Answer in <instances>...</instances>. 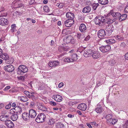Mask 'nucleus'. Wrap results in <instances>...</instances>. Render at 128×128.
Returning <instances> with one entry per match:
<instances>
[{"instance_id":"4be33fe9","label":"nucleus","mask_w":128,"mask_h":128,"mask_svg":"<svg viewBox=\"0 0 128 128\" xmlns=\"http://www.w3.org/2000/svg\"><path fill=\"white\" fill-rule=\"evenodd\" d=\"M5 124L9 128H12L14 126V124L12 122L9 120L5 122Z\"/></svg>"},{"instance_id":"6e6552de","label":"nucleus","mask_w":128,"mask_h":128,"mask_svg":"<svg viewBox=\"0 0 128 128\" xmlns=\"http://www.w3.org/2000/svg\"><path fill=\"white\" fill-rule=\"evenodd\" d=\"M106 34L104 30L101 29L98 31V37L100 38H104L106 35Z\"/></svg>"},{"instance_id":"37998d69","label":"nucleus","mask_w":128,"mask_h":128,"mask_svg":"<svg viewBox=\"0 0 128 128\" xmlns=\"http://www.w3.org/2000/svg\"><path fill=\"white\" fill-rule=\"evenodd\" d=\"M74 39H71V38H67L66 39V41H68L67 42L68 43L71 42L72 43H73V42L72 41H74Z\"/></svg>"},{"instance_id":"c03bdc74","label":"nucleus","mask_w":128,"mask_h":128,"mask_svg":"<svg viewBox=\"0 0 128 128\" xmlns=\"http://www.w3.org/2000/svg\"><path fill=\"white\" fill-rule=\"evenodd\" d=\"M64 4L63 3H58L56 4V6L59 8H62V7L64 6Z\"/></svg>"},{"instance_id":"6e6d98bb","label":"nucleus","mask_w":128,"mask_h":128,"mask_svg":"<svg viewBox=\"0 0 128 128\" xmlns=\"http://www.w3.org/2000/svg\"><path fill=\"white\" fill-rule=\"evenodd\" d=\"M86 4L88 5L89 6L90 5L91 6L92 5L91 2L89 1H88L86 2Z\"/></svg>"},{"instance_id":"bf43d9fd","label":"nucleus","mask_w":128,"mask_h":128,"mask_svg":"<svg viewBox=\"0 0 128 128\" xmlns=\"http://www.w3.org/2000/svg\"><path fill=\"white\" fill-rule=\"evenodd\" d=\"M90 37L89 36H87L85 38L84 40L86 41H88L90 38Z\"/></svg>"},{"instance_id":"09e8293b","label":"nucleus","mask_w":128,"mask_h":128,"mask_svg":"<svg viewBox=\"0 0 128 128\" xmlns=\"http://www.w3.org/2000/svg\"><path fill=\"white\" fill-rule=\"evenodd\" d=\"M1 14L0 15V17H2L4 16H6L7 14L6 13H4L3 11H1Z\"/></svg>"},{"instance_id":"423d86ee","label":"nucleus","mask_w":128,"mask_h":128,"mask_svg":"<svg viewBox=\"0 0 128 128\" xmlns=\"http://www.w3.org/2000/svg\"><path fill=\"white\" fill-rule=\"evenodd\" d=\"M24 93L29 98H32L33 100H35L36 98L34 96V92H30L28 91H24Z\"/></svg>"},{"instance_id":"864d4df0","label":"nucleus","mask_w":128,"mask_h":128,"mask_svg":"<svg viewBox=\"0 0 128 128\" xmlns=\"http://www.w3.org/2000/svg\"><path fill=\"white\" fill-rule=\"evenodd\" d=\"M81 34L80 33H78L77 34V37L79 39H80L81 38H82V36Z\"/></svg>"},{"instance_id":"0eeeda50","label":"nucleus","mask_w":128,"mask_h":128,"mask_svg":"<svg viewBox=\"0 0 128 128\" xmlns=\"http://www.w3.org/2000/svg\"><path fill=\"white\" fill-rule=\"evenodd\" d=\"M109 14L111 15L115 19H118L120 16V14L119 12H114L113 10H111Z\"/></svg>"},{"instance_id":"cd10ccee","label":"nucleus","mask_w":128,"mask_h":128,"mask_svg":"<svg viewBox=\"0 0 128 128\" xmlns=\"http://www.w3.org/2000/svg\"><path fill=\"white\" fill-rule=\"evenodd\" d=\"M71 61L72 62L75 60H76L78 59V55L76 54H72L70 57Z\"/></svg>"},{"instance_id":"c9c22d12","label":"nucleus","mask_w":128,"mask_h":128,"mask_svg":"<svg viewBox=\"0 0 128 128\" xmlns=\"http://www.w3.org/2000/svg\"><path fill=\"white\" fill-rule=\"evenodd\" d=\"M98 1L100 4L102 5H106L108 3V0H98Z\"/></svg>"},{"instance_id":"4468645a","label":"nucleus","mask_w":128,"mask_h":128,"mask_svg":"<svg viewBox=\"0 0 128 128\" xmlns=\"http://www.w3.org/2000/svg\"><path fill=\"white\" fill-rule=\"evenodd\" d=\"M52 98L58 102H61L63 100V98L61 96L57 94L53 95L52 96Z\"/></svg>"},{"instance_id":"dca6fc26","label":"nucleus","mask_w":128,"mask_h":128,"mask_svg":"<svg viewBox=\"0 0 128 128\" xmlns=\"http://www.w3.org/2000/svg\"><path fill=\"white\" fill-rule=\"evenodd\" d=\"M74 23V20H68L64 22V25L67 27L71 26Z\"/></svg>"},{"instance_id":"a878e982","label":"nucleus","mask_w":128,"mask_h":128,"mask_svg":"<svg viewBox=\"0 0 128 128\" xmlns=\"http://www.w3.org/2000/svg\"><path fill=\"white\" fill-rule=\"evenodd\" d=\"M91 7L90 6H87L83 8L82 12L84 13H88L91 11Z\"/></svg>"},{"instance_id":"e433bc0d","label":"nucleus","mask_w":128,"mask_h":128,"mask_svg":"<svg viewBox=\"0 0 128 128\" xmlns=\"http://www.w3.org/2000/svg\"><path fill=\"white\" fill-rule=\"evenodd\" d=\"M56 126L57 128H65L64 125L61 122L57 123L56 125Z\"/></svg>"},{"instance_id":"a18cd8bd","label":"nucleus","mask_w":128,"mask_h":128,"mask_svg":"<svg viewBox=\"0 0 128 128\" xmlns=\"http://www.w3.org/2000/svg\"><path fill=\"white\" fill-rule=\"evenodd\" d=\"M123 128H128V120H127L123 126Z\"/></svg>"},{"instance_id":"5701e85b","label":"nucleus","mask_w":128,"mask_h":128,"mask_svg":"<svg viewBox=\"0 0 128 128\" xmlns=\"http://www.w3.org/2000/svg\"><path fill=\"white\" fill-rule=\"evenodd\" d=\"M22 117L23 119L25 120H28L30 118L29 114L27 112L23 113L22 114Z\"/></svg>"},{"instance_id":"58836bf2","label":"nucleus","mask_w":128,"mask_h":128,"mask_svg":"<svg viewBox=\"0 0 128 128\" xmlns=\"http://www.w3.org/2000/svg\"><path fill=\"white\" fill-rule=\"evenodd\" d=\"M11 29L10 30V31L13 32L16 30V26L15 24H13L11 26Z\"/></svg>"},{"instance_id":"473e14b6","label":"nucleus","mask_w":128,"mask_h":128,"mask_svg":"<svg viewBox=\"0 0 128 128\" xmlns=\"http://www.w3.org/2000/svg\"><path fill=\"white\" fill-rule=\"evenodd\" d=\"M112 116L113 115L112 114H107L105 116V118L106 120V122L108 123H109V120L112 118Z\"/></svg>"},{"instance_id":"680f3d73","label":"nucleus","mask_w":128,"mask_h":128,"mask_svg":"<svg viewBox=\"0 0 128 128\" xmlns=\"http://www.w3.org/2000/svg\"><path fill=\"white\" fill-rule=\"evenodd\" d=\"M11 106H10V105H8L6 106L5 108L6 109H8L10 108Z\"/></svg>"},{"instance_id":"0e129e2a","label":"nucleus","mask_w":128,"mask_h":128,"mask_svg":"<svg viewBox=\"0 0 128 128\" xmlns=\"http://www.w3.org/2000/svg\"><path fill=\"white\" fill-rule=\"evenodd\" d=\"M91 124L92 125H94V126H96L97 124L95 122H93L91 123Z\"/></svg>"},{"instance_id":"f8f14e48","label":"nucleus","mask_w":128,"mask_h":128,"mask_svg":"<svg viewBox=\"0 0 128 128\" xmlns=\"http://www.w3.org/2000/svg\"><path fill=\"white\" fill-rule=\"evenodd\" d=\"M37 106V108L38 109L43 111H47V107L42 104L39 103L38 104Z\"/></svg>"},{"instance_id":"9d476101","label":"nucleus","mask_w":128,"mask_h":128,"mask_svg":"<svg viewBox=\"0 0 128 128\" xmlns=\"http://www.w3.org/2000/svg\"><path fill=\"white\" fill-rule=\"evenodd\" d=\"M13 4L14 5V8H20L23 6L22 2L20 0L15 1L13 2Z\"/></svg>"},{"instance_id":"f3484780","label":"nucleus","mask_w":128,"mask_h":128,"mask_svg":"<svg viewBox=\"0 0 128 128\" xmlns=\"http://www.w3.org/2000/svg\"><path fill=\"white\" fill-rule=\"evenodd\" d=\"M8 24V20L3 18H2L0 19V24L2 26L7 25Z\"/></svg>"},{"instance_id":"bb28decb","label":"nucleus","mask_w":128,"mask_h":128,"mask_svg":"<svg viewBox=\"0 0 128 128\" xmlns=\"http://www.w3.org/2000/svg\"><path fill=\"white\" fill-rule=\"evenodd\" d=\"M105 42L109 44H114L116 42V40L113 38H109L106 40Z\"/></svg>"},{"instance_id":"603ef678","label":"nucleus","mask_w":128,"mask_h":128,"mask_svg":"<svg viewBox=\"0 0 128 128\" xmlns=\"http://www.w3.org/2000/svg\"><path fill=\"white\" fill-rule=\"evenodd\" d=\"M49 104L52 106H55L56 105V103L53 101H50Z\"/></svg>"},{"instance_id":"79ce46f5","label":"nucleus","mask_w":128,"mask_h":128,"mask_svg":"<svg viewBox=\"0 0 128 128\" xmlns=\"http://www.w3.org/2000/svg\"><path fill=\"white\" fill-rule=\"evenodd\" d=\"M48 65L49 66L51 67H52L54 66V61H52L48 63Z\"/></svg>"},{"instance_id":"4d7b16f0","label":"nucleus","mask_w":128,"mask_h":128,"mask_svg":"<svg viewBox=\"0 0 128 128\" xmlns=\"http://www.w3.org/2000/svg\"><path fill=\"white\" fill-rule=\"evenodd\" d=\"M10 87L9 86H6L4 89V91H6L10 89Z\"/></svg>"},{"instance_id":"69168bd1","label":"nucleus","mask_w":128,"mask_h":128,"mask_svg":"<svg viewBox=\"0 0 128 128\" xmlns=\"http://www.w3.org/2000/svg\"><path fill=\"white\" fill-rule=\"evenodd\" d=\"M116 64V62L114 60H112V62L111 63L112 65H114Z\"/></svg>"},{"instance_id":"f03ea898","label":"nucleus","mask_w":128,"mask_h":128,"mask_svg":"<svg viewBox=\"0 0 128 128\" xmlns=\"http://www.w3.org/2000/svg\"><path fill=\"white\" fill-rule=\"evenodd\" d=\"M28 71V68L26 66L21 65L18 67L17 69V73L19 74L22 75Z\"/></svg>"},{"instance_id":"2f4dec72","label":"nucleus","mask_w":128,"mask_h":128,"mask_svg":"<svg viewBox=\"0 0 128 128\" xmlns=\"http://www.w3.org/2000/svg\"><path fill=\"white\" fill-rule=\"evenodd\" d=\"M14 109L16 110L17 111L16 112V113L18 114H20L22 112V110L20 106H17Z\"/></svg>"},{"instance_id":"412c9836","label":"nucleus","mask_w":128,"mask_h":128,"mask_svg":"<svg viewBox=\"0 0 128 128\" xmlns=\"http://www.w3.org/2000/svg\"><path fill=\"white\" fill-rule=\"evenodd\" d=\"M66 17L68 18V20H74V15L73 13L70 12H68L66 13Z\"/></svg>"},{"instance_id":"5fc2aeb1","label":"nucleus","mask_w":128,"mask_h":128,"mask_svg":"<svg viewBox=\"0 0 128 128\" xmlns=\"http://www.w3.org/2000/svg\"><path fill=\"white\" fill-rule=\"evenodd\" d=\"M64 84L63 82L60 83L58 85V87L59 88H61L64 86Z\"/></svg>"},{"instance_id":"20e7f679","label":"nucleus","mask_w":128,"mask_h":128,"mask_svg":"<svg viewBox=\"0 0 128 128\" xmlns=\"http://www.w3.org/2000/svg\"><path fill=\"white\" fill-rule=\"evenodd\" d=\"M2 50L0 48V58L4 60L6 63L9 64L10 62L8 61L9 56L7 54L4 53H2Z\"/></svg>"},{"instance_id":"a19ab883","label":"nucleus","mask_w":128,"mask_h":128,"mask_svg":"<svg viewBox=\"0 0 128 128\" xmlns=\"http://www.w3.org/2000/svg\"><path fill=\"white\" fill-rule=\"evenodd\" d=\"M64 61L65 62H72V61H71L70 58H65L64 60Z\"/></svg>"},{"instance_id":"8fccbe9b","label":"nucleus","mask_w":128,"mask_h":128,"mask_svg":"<svg viewBox=\"0 0 128 128\" xmlns=\"http://www.w3.org/2000/svg\"><path fill=\"white\" fill-rule=\"evenodd\" d=\"M54 66H58L60 62L59 61H54Z\"/></svg>"},{"instance_id":"338daca9","label":"nucleus","mask_w":128,"mask_h":128,"mask_svg":"<svg viewBox=\"0 0 128 128\" xmlns=\"http://www.w3.org/2000/svg\"><path fill=\"white\" fill-rule=\"evenodd\" d=\"M68 116L69 118H72L74 116L73 115H72L70 114H68Z\"/></svg>"},{"instance_id":"49530a36","label":"nucleus","mask_w":128,"mask_h":128,"mask_svg":"<svg viewBox=\"0 0 128 128\" xmlns=\"http://www.w3.org/2000/svg\"><path fill=\"white\" fill-rule=\"evenodd\" d=\"M43 9L45 12H48L49 11V10L47 6H44L43 7Z\"/></svg>"},{"instance_id":"b1692460","label":"nucleus","mask_w":128,"mask_h":128,"mask_svg":"<svg viewBox=\"0 0 128 128\" xmlns=\"http://www.w3.org/2000/svg\"><path fill=\"white\" fill-rule=\"evenodd\" d=\"M86 29V26L84 24H82L80 25L79 29L81 32H84Z\"/></svg>"},{"instance_id":"39448f33","label":"nucleus","mask_w":128,"mask_h":128,"mask_svg":"<svg viewBox=\"0 0 128 128\" xmlns=\"http://www.w3.org/2000/svg\"><path fill=\"white\" fill-rule=\"evenodd\" d=\"M114 30V28L112 26L111 24L108 25L106 28V33L108 35L110 36L111 34Z\"/></svg>"},{"instance_id":"ea45409f","label":"nucleus","mask_w":128,"mask_h":128,"mask_svg":"<svg viewBox=\"0 0 128 128\" xmlns=\"http://www.w3.org/2000/svg\"><path fill=\"white\" fill-rule=\"evenodd\" d=\"M99 4L98 3H94L93 4H92V6L94 10H95L96 9L97 7L99 6Z\"/></svg>"},{"instance_id":"de8ad7c7","label":"nucleus","mask_w":128,"mask_h":128,"mask_svg":"<svg viewBox=\"0 0 128 128\" xmlns=\"http://www.w3.org/2000/svg\"><path fill=\"white\" fill-rule=\"evenodd\" d=\"M116 38L119 41L122 40L123 39V38L120 36H117Z\"/></svg>"},{"instance_id":"052dcab7","label":"nucleus","mask_w":128,"mask_h":128,"mask_svg":"<svg viewBox=\"0 0 128 128\" xmlns=\"http://www.w3.org/2000/svg\"><path fill=\"white\" fill-rule=\"evenodd\" d=\"M124 57L126 59L128 60V52L125 55Z\"/></svg>"},{"instance_id":"aec40b11","label":"nucleus","mask_w":128,"mask_h":128,"mask_svg":"<svg viewBox=\"0 0 128 128\" xmlns=\"http://www.w3.org/2000/svg\"><path fill=\"white\" fill-rule=\"evenodd\" d=\"M78 108L80 110L84 111L87 108V105L84 103H82L78 106Z\"/></svg>"},{"instance_id":"72a5a7b5","label":"nucleus","mask_w":128,"mask_h":128,"mask_svg":"<svg viewBox=\"0 0 128 128\" xmlns=\"http://www.w3.org/2000/svg\"><path fill=\"white\" fill-rule=\"evenodd\" d=\"M48 122V124L49 125H52L55 122V120L52 118H50Z\"/></svg>"},{"instance_id":"774afa93","label":"nucleus","mask_w":128,"mask_h":128,"mask_svg":"<svg viewBox=\"0 0 128 128\" xmlns=\"http://www.w3.org/2000/svg\"><path fill=\"white\" fill-rule=\"evenodd\" d=\"M0 128H6V127L3 125H0Z\"/></svg>"},{"instance_id":"13d9d810","label":"nucleus","mask_w":128,"mask_h":128,"mask_svg":"<svg viewBox=\"0 0 128 128\" xmlns=\"http://www.w3.org/2000/svg\"><path fill=\"white\" fill-rule=\"evenodd\" d=\"M35 3L34 0H30V4H32Z\"/></svg>"},{"instance_id":"4c0bfd02","label":"nucleus","mask_w":128,"mask_h":128,"mask_svg":"<svg viewBox=\"0 0 128 128\" xmlns=\"http://www.w3.org/2000/svg\"><path fill=\"white\" fill-rule=\"evenodd\" d=\"M20 100L23 102H25L28 100V99L27 97L22 96L20 97Z\"/></svg>"},{"instance_id":"6ab92c4d","label":"nucleus","mask_w":128,"mask_h":128,"mask_svg":"<svg viewBox=\"0 0 128 128\" xmlns=\"http://www.w3.org/2000/svg\"><path fill=\"white\" fill-rule=\"evenodd\" d=\"M92 57L94 59H97L100 58L101 55L99 52H95L92 54Z\"/></svg>"},{"instance_id":"e2e57ef3","label":"nucleus","mask_w":128,"mask_h":128,"mask_svg":"<svg viewBox=\"0 0 128 128\" xmlns=\"http://www.w3.org/2000/svg\"><path fill=\"white\" fill-rule=\"evenodd\" d=\"M86 125L88 126L89 128H92V127L90 124L88 123L86 124Z\"/></svg>"},{"instance_id":"f704fd0d","label":"nucleus","mask_w":128,"mask_h":128,"mask_svg":"<svg viewBox=\"0 0 128 128\" xmlns=\"http://www.w3.org/2000/svg\"><path fill=\"white\" fill-rule=\"evenodd\" d=\"M109 121V123H108V124H112L114 125L117 122L118 120L114 118H112Z\"/></svg>"},{"instance_id":"3c124183","label":"nucleus","mask_w":128,"mask_h":128,"mask_svg":"<svg viewBox=\"0 0 128 128\" xmlns=\"http://www.w3.org/2000/svg\"><path fill=\"white\" fill-rule=\"evenodd\" d=\"M124 12L126 13L128 12V3L124 8Z\"/></svg>"},{"instance_id":"7c9ffc66","label":"nucleus","mask_w":128,"mask_h":128,"mask_svg":"<svg viewBox=\"0 0 128 128\" xmlns=\"http://www.w3.org/2000/svg\"><path fill=\"white\" fill-rule=\"evenodd\" d=\"M106 20L105 21V24L106 23L108 24H111L115 21V20L114 19H112L110 18H106Z\"/></svg>"},{"instance_id":"7ed1b4c3","label":"nucleus","mask_w":128,"mask_h":128,"mask_svg":"<svg viewBox=\"0 0 128 128\" xmlns=\"http://www.w3.org/2000/svg\"><path fill=\"white\" fill-rule=\"evenodd\" d=\"M46 116L43 113L39 114L36 119V121L38 123L44 122L45 121Z\"/></svg>"},{"instance_id":"ddd939ff","label":"nucleus","mask_w":128,"mask_h":128,"mask_svg":"<svg viewBox=\"0 0 128 128\" xmlns=\"http://www.w3.org/2000/svg\"><path fill=\"white\" fill-rule=\"evenodd\" d=\"M4 69L5 71L8 72H12L14 69L13 66L11 64L8 65L4 67Z\"/></svg>"},{"instance_id":"393cba45","label":"nucleus","mask_w":128,"mask_h":128,"mask_svg":"<svg viewBox=\"0 0 128 128\" xmlns=\"http://www.w3.org/2000/svg\"><path fill=\"white\" fill-rule=\"evenodd\" d=\"M9 116L8 115H2L0 116V119L2 121L6 122V121L8 120V118Z\"/></svg>"},{"instance_id":"c85d7f7f","label":"nucleus","mask_w":128,"mask_h":128,"mask_svg":"<svg viewBox=\"0 0 128 128\" xmlns=\"http://www.w3.org/2000/svg\"><path fill=\"white\" fill-rule=\"evenodd\" d=\"M127 15L126 14H124L122 15H120L119 18V20L120 22L125 20L127 18Z\"/></svg>"},{"instance_id":"a211bd4d","label":"nucleus","mask_w":128,"mask_h":128,"mask_svg":"<svg viewBox=\"0 0 128 128\" xmlns=\"http://www.w3.org/2000/svg\"><path fill=\"white\" fill-rule=\"evenodd\" d=\"M103 110L101 105L98 104L97 105V106L95 109V111L98 113H100L102 112Z\"/></svg>"},{"instance_id":"9b49d317","label":"nucleus","mask_w":128,"mask_h":128,"mask_svg":"<svg viewBox=\"0 0 128 128\" xmlns=\"http://www.w3.org/2000/svg\"><path fill=\"white\" fill-rule=\"evenodd\" d=\"M94 52V51L91 49L86 50L84 51V56L86 57H87L90 56Z\"/></svg>"},{"instance_id":"1a4fd4ad","label":"nucleus","mask_w":128,"mask_h":128,"mask_svg":"<svg viewBox=\"0 0 128 128\" xmlns=\"http://www.w3.org/2000/svg\"><path fill=\"white\" fill-rule=\"evenodd\" d=\"M111 49V47L110 46H101L100 49L101 51L103 52H108Z\"/></svg>"},{"instance_id":"c756f323","label":"nucleus","mask_w":128,"mask_h":128,"mask_svg":"<svg viewBox=\"0 0 128 128\" xmlns=\"http://www.w3.org/2000/svg\"><path fill=\"white\" fill-rule=\"evenodd\" d=\"M18 114L15 113V112H14V114H12V115L11 116V120L14 121L16 120L18 118Z\"/></svg>"},{"instance_id":"2eb2a0df","label":"nucleus","mask_w":128,"mask_h":128,"mask_svg":"<svg viewBox=\"0 0 128 128\" xmlns=\"http://www.w3.org/2000/svg\"><path fill=\"white\" fill-rule=\"evenodd\" d=\"M29 114L30 118H35L36 115V111L33 109H30L29 110Z\"/></svg>"},{"instance_id":"f257e3e1","label":"nucleus","mask_w":128,"mask_h":128,"mask_svg":"<svg viewBox=\"0 0 128 128\" xmlns=\"http://www.w3.org/2000/svg\"><path fill=\"white\" fill-rule=\"evenodd\" d=\"M106 17L103 16H97L94 19V21L96 24L102 26L105 24Z\"/></svg>"}]
</instances>
